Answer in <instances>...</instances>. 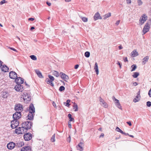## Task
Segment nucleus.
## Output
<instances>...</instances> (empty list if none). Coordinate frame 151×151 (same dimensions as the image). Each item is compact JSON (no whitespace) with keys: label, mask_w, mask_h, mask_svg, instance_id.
Wrapping results in <instances>:
<instances>
[{"label":"nucleus","mask_w":151,"mask_h":151,"mask_svg":"<svg viewBox=\"0 0 151 151\" xmlns=\"http://www.w3.org/2000/svg\"><path fill=\"white\" fill-rule=\"evenodd\" d=\"M29 113L28 115V119L29 120H32L34 118V115L35 112V109L33 104H31L29 108Z\"/></svg>","instance_id":"f257e3e1"},{"label":"nucleus","mask_w":151,"mask_h":151,"mask_svg":"<svg viewBox=\"0 0 151 151\" xmlns=\"http://www.w3.org/2000/svg\"><path fill=\"white\" fill-rule=\"evenodd\" d=\"M2 67L1 68V69L2 71L4 72H6L8 71L9 70V68L5 65H2Z\"/></svg>","instance_id":"a211bd4d"},{"label":"nucleus","mask_w":151,"mask_h":151,"mask_svg":"<svg viewBox=\"0 0 151 151\" xmlns=\"http://www.w3.org/2000/svg\"><path fill=\"white\" fill-rule=\"evenodd\" d=\"M118 48L119 50H121L122 49L123 47L121 45H120L118 46Z\"/></svg>","instance_id":"774afa93"},{"label":"nucleus","mask_w":151,"mask_h":151,"mask_svg":"<svg viewBox=\"0 0 151 151\" xmlns=\"http://www.w3.org/2000/svg\"><path fill=\"white\" fill-rule=\"evenodd\" d=\"M104 136V133H101L100 136L99 137H103Z\"/></svg>","instance_id":"0e129e2a"},{"label":"nucleus","mask_w":151,"mask_h":151,"mask_svg":"<svg viewBox=\"0 0 151 151\" xmlns=\"http://www.w3.org/2000/svg\"><path fill=\"white\" fill-rule=\"evenodd\" d=\"M36 73H37L38 76L40 78H43V76L42 75L41 72L39 70H35Z\"/></svg>","instance_id":"5701e85b"},{"label":"nucleus","mask_w":151,"mask_h":151,"mask_svg":"<svg viewBox=\"0 0 151 151\" xmlns=\"http://www.w3.org/2000/svg\"><path fill=\"white\" fill-rule=\"evenodd\" d=\"M53 75L57 77H58L59 76V73L56 71H53Z\"/></svg>","instance_id":"c756f323"},{"label":"nucleus","mask_w":151,"mask_h":151,"mask_svg":"<svg viewBox=\"0 0 151 151\" xmlns=\"http://www.w3.org/2000/svg\"><path fill=\"white\" fill-rule=\"evenodd\" d=\"M19 89H21V91H20V92H22L23 89V86L21 85V84H19Z\"/></svg>","instance_id":"c03bdc74"},{"label":"nucleus","mask_w":151,"mask_h":151,"mask_svg":"<svg viewBox=\"0 0 151 151\" xmlns=\"http://www.w3.org/2000/svg\"><path fill=\"white\" fill-rule=\"evenodd\" d=\"M3 62L0 60V67L2 66Z\"/></svg>","instance_id":"e2e57ef3"},{"label":"nucleus","mask_w":151,"mask_h":151,"mask_svg":"<svg viewBox=\"0 0 151 151\" xmlns=\"http://www.w3.org/2000/svg\"><path fill=\"white\" fill-rule=\"evenodd\" d=\"M148 94L150 97H151V88L148 92Z\"/></svg>","instance_id":"49530a36"},{"label":"nucleus","mask_w":151,"mask_h":151,"mask_svg":"<svg viewBox=\"0 0 151 151\" xmlns=\"http://www.w3.org/2000/svg\"><path fill=\"white\" fill-rule=\"evenodd\" d=\"M19 84H17L14 87L15 90L17 91H21V90L19 89Z\"/></svg>","instance_id":"c85d7f7f"},{"label":"nucleus","mask_w":151,"mask_h":151,"mask_svg":"<svg viewBox=\"0 0 151 151\" xmlns=\"http://www.w3.org/2000/svg\"><path fill=\"white\" fill-rule=\"evenodd\" d=\"M10 78L13 79H15L17 77V74L15 72L11 71L9 73Z\"/></svg>","instance_id":"6e6552de"},{"label":"nucleus","mask_w":151,"mask_h":151,"mask_svg":"<svg viewBox=\"0 0 151 151\" xmlns=\"http://www.w3.org/2000/svg\"><path fill=\"white\" fill-rule=\"evenodd\" d=\"M149 59V57L148 56H146L143 59V61L142 62L143 65L145 64L147 62Z\"/></svg>","instance_id":"393cba45"},{"label":"nucleus","mask_w":151,"mask_h":151,"mask_svg":"<svg viewBox=\"0 0 151 151\" xmlns=\"http://www.w3.org/2000/svg\"><path fill=\"white\" fill-rule=\"evenodd\" d=\"M127 123L130 126H131L132 125V124L130 122H127Z\"/></svg>","instance_id":"bf43d9fd"},{"label":"nucleus","mask_w":151,"mask_h":151,"mask_svg":"<svg viewBox=\"0 0 151 151\" xmlns=\"http://www.w3.org/2000/svg\"><path fill=\"white\" fill-rule=\"evenodd\" d=\"M101 105L105 108H107L108 107V104L106 102H104L103 104H101Z\"/></svg>","instance_id":"e433bc0d"},{"label":"nucleus","mask_w":151,"mask_h":151,"mask_svg":"<svg viewBox=\"0 0 151 151\" xmlns=\"http://www.w3.org/2000/svg\"><path fill=\"white\" fill-rule=\"evenodd\" d=\"M146 104L147 106L150 107L151 106V102L148 101L147 102Z\"/></svg>","instance_id":"79ce46f5"},{"label":"nucleus","mask_w":151,"mask_h":151,"mask_svg":"<svg viewBox=\"0 0 151 151\" xmlns=\"http://www.w3.org/2000/svg\"><path fill=\"white\" fill-rule=\"evenodd\" d=\"M99 101L100 102V104H103L105 102L101 97H100Z\"/></svg>","instance_id":"4c0bfd02"},{"label":"nucleus","mask_w":151,"mask_h":151,"mask_svg":"<svg viewBox=\"0 0 151 151\" xmlns=\"http://www.w3.org/2000/svg\"><path fill=\"white\" fill-rule=\"evenodd\" d=\"M55 134H54L52 136L51 138V142H55Z\"/></svg>","instance_id":"f704fd0d"},{"label":"nucleus","mask_w":151,"mask_h":151,"mask_svg":"<svg viewBox=\"0 0 151 151\" xmlns=\"http://www.w3.org/2000/svg\"><path fill=\"white\" fill-rule=\"evenodd\" d=\"M68 127H69V128H71V124H70V122H69L68 123Z\"/></svg>","instance_id":"69168bd1"},{"label":"nucleus","mask_w":151,"mask_h":151,"mask_svg":"<svg viewBox=\"0 0 151 151\" xmlns=\"http://www.w3.org/2000/svg\"><path fill=\"white\" fill-rule=\"evenodd\" d=\"M123 60H124V61L125 62H128V60H127V57H125V58H124Z\"/></svg>","instance_id":"3c124183"},{"label":"nucleus","mask_w":151,"mask_h":151,"mask_svg":"<svg viewBox=\"0 0 151 151\" xmlns=\"http://www.w3.org/2000/svg\"><path fill=\"white\" fill-rule=\"evenodd\" d=\"M9 48L10 49H11V50H13L16 52H17V50L16 49H14V48H13L11 47H9Z\"/></svg>","instance_id":"de8ad7c7"},{"label":"nucleus","mask_w":151,"mask_h":151,"mask_svg":"<svg viewBox=\"0 0 151 151\" xmlns=\"http://www.w3.org/2000/svg\"><path fill=\"white\" fill-rule=\"evenodd\" d=\"M147 19V17L145 14H143L139 19L140 24L142 25Z\"/></svg>","instance_id":"1a4fd4ad"},{"label":"nucleus","mask_w":151,"mask_h":151,"mask_svg":"<svg viewBox=\"0 0 151 151\" xmlns=\"http://www.w3.org/2000/svg\"><path fill=\"white\" fill-rule=\"evenodd\" d=\"M60 74L61 75V77L62 78L66 81H67V80H68L69 79L68 76L65 73H63L62 72H60Z\"/></svg>","instance_id":"f8f14e48"},{"label":"nucleus","mask_w":151,"mask_h":151,"mask_svg":"<svg viewBox=\"0 0 151 151\" xmlns=\"http://www.w3.org/2000/svg\"><path fill=\"white\" fill-rule=\"evenodd\" d=\"M139 75V73L138 72H134V74L132 75V76L133 78H136Z\"/></svg>","instance_id":"7c9ffc66"},{"label":"nucleus","mask_w":151,"mask_h":151,"mask_svg":"<svg viewBox=\"0 0 151 151\" xmlns=\"http://www.w3.org/2000/svg\"><path fill=\"white\" fill-rule=\"evenodd\" d=\"M69 119H70L69 121L70 122H72V121L74 122V118H72V117H71L70 118H69Z\"/></svg>","instance_id":"6e6d98bb"},{"label":"nucleus","mask_w":151,"mask_h":151,"mask_svg":"<svg viewBox=\"0 0 151 151\" xmlns=\"http://www.w3.org/2000/svg\"><path fill=\"white\" fill-rule=\"evenodd\" d=\"M7 2V1H6L5 0H3L2 1H1V2H0V4L1 5H2L6 3Z\"/></svg>","instance_id":"a19ab883"},{"label":"nucleus","mask_w":151,"mask_h":151,"mask_svg":"<svg viewBox=\"0 0 151 151\" xmlns=\"http://www.w3.org/2000/svg\"><path fill=\"white\" fill-rule=\"evenodd\" d=\"M67 141L68 142H70V136H69L68 137L67 139Z\"/></svg>","instance_id":"8fccbe9b"},{"label":"nucleus","mask_w":151,"mask_h":151,"mask_svg":"<svg viewBox=\"0 0 151 151\" xmlns=\"http://www.w3.org/2000/svg\"><path fill=\"white\" fill-rule=\"evenodd\" d=\"M117 64L119 65L120 68H121L122 65L119 61H117Z\"/></svg>","instance_id":"864d4df0"},{"label":"nucleus","mask_w":151,"mask_h":151,"mask_svg":"<svg viewBox=\"0 0 151 151\" xmlns=\"http://www.w3.org/2000/svg\"><path fill=\"white\" fill-rule=\"evenodd\" d=\"M16 146V144L12 142L9 143L7 145V147L9 149H13Z\"/></svg>","instance_id":"9b49d317"},{"label":"nucleus","mask_w":151,"mask_h":151,"mask_svg":"<svg viewBox=\"0 0 151 151\" xmlns=\"http://www.w3.org/2000/svg\"><path fill=\"white\" fill-rule=\"evenodd\" d=\"M94 69L95 70L97 75H98L99 73V71L98 70V67L97 63H96L95 64Z\"/></svg>","instance_id":"4be33fe9"},{"label":"nucleus","mask_w":151,"mask_h":151,"mask_svg":"<svg viewBox=\"0 0 151 151\" xmlns=\"http://www.w3.org/2000/svg\"><path fill=\"white\" fill-rule=\"evenodd\" d=\"M21 98H23L25 101H29L31 100V95L30 93L27 91L24 92L22 94Z\"/></svg>","instance_id":"f03ea898"},{"label":"nucleus","mask_w":151,"mask_h":151,"mask_svg":"<svg viewBox=\"0 0 151 151\" xmlns=\"http://www.w3.org/2000/svg\"><path fill=\"white\" fill-rule=\"evenodd\" d=\"M116 106L119 109L122 110V106L119 102V100L118 99H116V102H115Z\"/></svg>","instance_id":"6ab92c4d"},{"label":"nucleus","mask_w":151,"mask_h":151,"mask_svg":"<svg viewBox=\"0 0 151 151\" xmlns=\"http://www.w3.org/2000/svg\"><path fill=\"white\" fill-rule=\"evenodd\" d=\"M72 115H71L70 114H69L68 115V117L69 118H70L72 117Z\"/></svg>","instance_id":"338daca9"},{"label":"nucleus","mask_w":151,"mask_h":151,"mask_svg":"<svg viewBox=\"0 0 151 151\" xmlns=\"http://www.w3.org/2000/svg\"><path fill=\"white\" fill-rule=\"evenodd\" d=\"M116 131L120 132V131H121V130L118 127H117L116 128Z\"/></svg>","instance_id":"09e8293b"},{"label":"nucleus","mask_w":151,"mask_h":151,"mask_svg":"<svg viewBox=\"0 0 151 151\" xmlns=\"http://www.w3.org/2000/svg\"><path fill=\"white\" fill-rule=\"evenodd\" d=\"M111 13H109L108 14H106L103 16V19L104 20L106 19L107 18L110 17L111 16Z\"/></svg>","instance_id":"a878e982"},{"label":"nucleus","mask_w":151,"mask_h":151,"mask_svg":"<svg viewBox=\"0 0 151 151\" xmlns=\"http://www.w3.org/2000/svg\"><path fill=\"white\" fill-rule=\"evenodd\" d=\"M34 20V19L33 18H29L28 19L29 20H30L31 21H33Z\"/></svg>","instance_id":"13d9d810"},{"label":"nucleus","mask_w":151,"mask_h":151,"mask_svg":"<svg viewBox=\"0 0 151 151\" xmlns=\"http://www.w3.org/2000/svg\"><path fill=\"white\" fill-rule=\"evenodd\" d=\"M137 3H138V5L139 6L141 5L142 4V2L141 1V0H138Z\"/></svg>","instance_id":"a18cd8bd"},{"label":"nucleus","mask_w":151,"mask_h":151,"mask_svg":"<svg viewBox=\"0 0 151 151\" xmlns=\"http://www.w3.org/2000/svg\"><path fill=\"white\" fill-rule=\"evenodd\" d=\"M127 4H130L131 3V1L130 0H126Z\"/></svg>","instance_id":"052dcab7"},{"label":"nucleus","mask_w":151,"mask_h":151,"mask_svg":"<svg viewBox=\"0 0 151 151\" xmlns=\"http://www.w3.org/2000/svg\"><path fill=\"white\" fill-rule=\"evenodd\" d=\"M150 28L149 24L147 23L146 24L143 29V31L144 34H145L146 32L149 31Z\"/></svg>","instance_id":"4468645a"},{"label":"nucleus","mask_w":151,"mask_h":151,"mask_svg":"<svg viewBox=\"0 0 151 151\" xmlns=\"http://www.w3.org/2000/svg\"><path fill=\"white\" fill-rule=\"evenodd\" d=\"M15 132L17 134H24L26 132L22 127H18L15 130Z\"/></svg>","instance_id":"39448f33"},{"label":"nucleus","mask_w":151,"mask_h":151,"mask_svg":"<svg viewBox=\"0 0 151 151\" xmlns=\"http://www.w3.org/2000/svg\"><path fill=\"white\" fill-rule=\"evenodd\" d=\"M30 57L33 60H35L37 59L36 56L33 55H30Z\"/></svg>","instance_id":"473e14b6"},{"label":"nucleus","mask_w":151,"mask_h":151,"mask_svg":"<svg viewBox=\"0 0 151 151\" xmlns=\"http://www.w3.org/2000/svg\"><path fill=\"white\" fill-rule=\"evenodd\" d=\"M73 109H75L74 111H78V106L77 104L76 103H74L73 105Z\"/></svg>","instance_id":"cd10ccee"},{"label":"nucleus","mask_w":151,"mask_h":151,"mask_svg":"<svg viewBox=\"0 0 151 151\" xmlns=\"http://www.w3.org/2000/svg\"><path fill=\"white\" fill-rule=\"evenodd\" d=\"M21 113L20 111H17L13 115V118L15 121H18L21 117Z\"/></svg>","instance_id":"20e7f679"},{"label":"nucleus","mask_w":151,"mask_h":151,"mask_svg":"<svg viewBox=\"0 0 151 151\" xmlns=\"http://www.w3.org/2000/svg\"><path fill=\"white\" fill-rule=\"evenodd\" d=\"M79 67V65H76L75 66L74 68L75 69H77Z\"/></svg>","instance_id":"4d7b16f0"},{"label":"nucleus","mask_w":151,"mask_h":151,"mask_svg":"<svg viewBox=\"0 0 151 151\" xmlns=\"http://www.w3.org/2000/svg\"><path fill=\"white\" fill-rule=\"evenodd\" d=\"M101 19V17L100 16V15L98 12L96 13L94 16V19L96 20L97 19Z\"/></svg>","instance_id":"aec40b11"},{"label":"nucleus","mask_w":151,"mask_h":151,"mask_svg":"<svg viewBox=\"0 0 151 151\" xmlns=\"http://www.w3.org/2000/svg\"><path fill=\"white\" fill-rule=\"evenodd\" d=\"M65 89V88L63 86H61L59 88V91H62L64 90Z\"/></svg>","instance_id":"ea45409f"},{"label":"nucleus","mask_w":151,"mask_h":151,"mask_svg":"<svg viewBox=\"0 0 151 151\" xmlns=\"http://www.w3.org/2000/svg\"><path fill=\"white\" fill-rule=\"evenodd\" d=\"M24 137L25 141H28L32 138V134L29 132L27 133L24 135Z\"/></svg>","instance_id":"0eeeda50"},{"label":"nucleus","mask_w":151,"mask_h":151,"mask_svg":"<svg viewBox=\"0 0 151 151\" xmlns=\"http://www.w3.org/2000/svg\"><path fill=\"white\" fill-rule=\"evenodd\" d=\"M45 81L47 83L50 84L52 86H54V84L50 80L49 78H47L46 79Z\"/></svg>","instance_id":"b1692460"},{"label":"nucleus","mask_w":151,"mask_h":151,"mask_svg":"<svg viewBox=\"0 0 151 151\" xmlns=\"http://www.w3.org/2000/svg\"><path fill=\"white\" fill-rule=\"evenodd\" d=\"M17 78H16L15 80V81L17 84H21L24 83V79L23 78L21 77H17Z\"/></svg>","instance_id":"ddd939ff"},{"label":"nucleus","mask_w":151,"mask_h":151,"mask_svg":"<svg viewBox=\"0 0 151 151\" xmlns=\"http://www.w3.org/2000/svg\"><path fill=\"white\" fill-rule=\"evenodd\" d=\"M30 147L29 146H24L22 149L21 151H31Z\"/></svg>","instance_id":"f3484780"},{"label":"nucleus","mask_w":151,"mask_h":151,"mask_svg":"<svg viewBox=\"0 0 151 151\" xmlns=\"http://www.w3.org/2000/svg\"><path fill=\"white\" fill-rule=\"evenodd\" d=\"M24 145V142H20L17 143L16 144V146L17 147H20Z\"/></svg>","instance_id":"bb28decb"},{"label":"nucleus","mask_w":151,"mask_h":151,"mask_svg":"<svg viewBox=\"0 0 151 151\" xmlns=\"http://www.w3.org/2000/svg\"><path fill=\"white\" fill-rule=\"evenodd\" d=\"M32 125V123L30 122H25L22 124V127L24 129V131L27 132L28 129L31 128Z\"/></svg>","instance_id":"7ed1b4c3"},{"label":"nucleus","mask_w":151,"mask_h":151,"mask_svg":"<svg viewBox=\"0 0 151 151\" xmlns=\"http://www.w3.org/2000/svg\"><path fill=\"white\" fill-rule=\"evenodd\" d=\"M22 105L20 104H16L15 107V109L17 111L21 112L22 111Z\"/></svg>","instance_id":"9d476101"},{"label":"nucleus","mask_w":151,"mask_h":151,"mask_svg":"<svg viewBox=\"0 0 151 151\" xmlns=\"http://www.w3.org/2000/svg\"><path fill=\"white\" fill-rule=\"evenodd\" d=\"M70 102V100H67L66 101V104L65 105V106H68L70 104H69V103Z\"/></svg>","instance_id":"37998d69"},{"label":"nucleus","mask_w":151,"mask_h":151,"mask_svg":"<svg viewBox=\"0 0 151 151\" xmlns=\"http://www.w3.org/2000/svg\"><path fill=\"white\" fill-rule=\"evenodd\" d=\"M131 68H132V69L131 71H133L135 70V69L137 68V66L136 65L134 64L133 65H132L131 66Z\"/></svg>","instance_id":"2f4dec72"},{"label":"nucleus","mask_w":151,"mask_h":151,"mask_svg":"<svg viewBox=\"0 0 151 151\" xmlns=\"http://www.w3.org/2000/svg\"><path fill=\"white\" fill-rule=\"evenodd\" d=\"M84 55H85V56L87 58H88L90 56V53L89 52H88V51L86 52L85 53Z\"/></svg>","instance_id":"72a5a7b5"},{"label":"nucleus","mask_w":151,"mask_h":151,"mask_svg":"<svg viewBox=\"0 0 151 151\" xmlns=\"http://www.w3.org/2000/svg\"><path fill=\"white\" fill-rule=\"evenodd\" d=\"M52 105L53 106L55 107L56 108V105L55 103L53 101H52Z\"/></svg>","instance_id":"5fc2aeb1"},{"label":"nucleus","mask_w":151,"mask_h":151,"mask_svg":"<svg viewBox=\"0 0 151 151\" xmlns=\"http://www.w3.org/2000/svg\"><path fill=\"white\" fill-rule=\"evenodd\" d=\"M140 95L139 91L137 93V95L136 96V98H134L133 100V101L134 103H136L137 102L139 101L140 99Z\"/></svg>","instance_id":"dca6fc26"},{"label":"nucleus","mask_w":151,"mask_h":151,"mask_svg":"<svg viewBox=\"0 0 151 151\" xmlns=\"http://www.w3.org/2000/svg\"><path fill=\"white\" fill-rule=\"evenodd\" d=\"M46 4L49 6H51V3H49L47 1L46 2Z\"/></svg>","instance_id":"680f3d73"},{"label":"nucleus","mask_w":151,"mask_h":151,"mask_svg":"<svg viewBox=\"0 0 151 151\" xmlns=\"http://www.w3.org/2000/svg\"><path fill=\"white\" fill-rule=\"evenodd\" d=\"M81 18L83 21L84 22H86L88 21V19L86 17H81Z\"/></svg>","instance_id":"c9c22d12"},{"label":"nucleus","mask_w":151,"mask_h":151,"mask_svg":"<svg viewBox=\"0 0 151 151\" xmlns=\"http://www.w3.org/2000/svg\"><path fill=\"white\" fill-rule=\"evenodd\" d=\"M48 77L49 79H50V80L51 81H52L53 82L54 81L55 79L52 76H51L50 75H49Z\"/></svg>","instance_id":"58836bf2"},{"label":"nucleus","mask_w":151,"mask_h":151,"mask_svg":"<svg viewBox=\"0 0 151 151\" xmlns=\"http://www.w3.org/2000/svg\"><path fill=\"white\" fill-rule=\"evenodd\" d=\"M138 55V52L135 50H134L131 53V55L133 57H135Z\"/></svg>","instance_id":"412c9836"},{"label":"nucleus","mask_w":151,"mask_h":151,"mask_svg":"<svg viewBox=\"0 0 151 151\" xmlns=\"http://www.w3.org/2000/svg\"><path fill=\"white\" fill-rule=\"evenodd\" d=\"M84 145V144L83 142H80L79 144L76 146L77 150L80 151H83V148L82 147Z\"/></svg>","instance_id":"2eb2a0df"},{"label":"nucleus","mask_w":151,"mask_h":151,"mask_svg":"<svg viewBox=\"0 0 151 151\" xmlns=\"http://www.w3.org/2000/svg\"><path fill=\"white\" fill-rule=\"evenodd\" d=\"M120 22V21L119 20L117 21L116 22V23H115V24L116 25H118L119 24Z\"/></svg>","instance_id":"603ef678"},{"label":"nucleus","mask_w":151,"mask_h":151,"mask_svg":"<svg viewBox=\"0 0 151 151\" xmlns=\"http://www.w3.org/2000/svg\"><path fill=\"white\" fill-rule=\"evenodd\" d=\"M19 125L18 121H15L13 120L11 122V127L12 129H14L17 127Z\"/></svg>","instance_id":"423d86ee"}]
</instances>
